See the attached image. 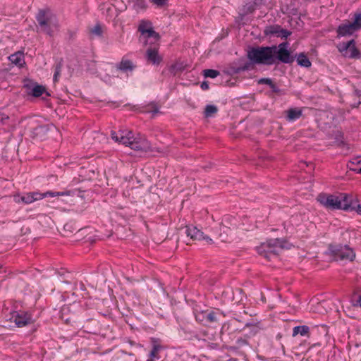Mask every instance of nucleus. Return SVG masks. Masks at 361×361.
<instances>
[{"instance_id": "1", "label": "nucleus", "mask_w": 361, "mask_h": 361, "mask_svg": "<svg viewBox=\"0 0 361 361\" xmlns=\"http://www.w3.org/2000/svg\"><path fill=\"white\" fill-rule=\"evenodd\" d=\"M111 136L115 142L129 146L135 151H152L150 143L144 136L137 135V137H134L133 132L130 130H120L118 133L111 131Z\"/></svg>"}, {"instance_id": "2", "label": "nucleus", "mask_w": 361, "mask_h": 361, "mask_svg": "<svg viewBox=\"0 0 361 361\" xmlns=\"http://www.w3.org/2000/svg\"><path fill=\"white\" fill-rule=\"evenodd\" d=\"M247 58L254 63L273 65L276 61V46L252 47L247 52Z\"/></svg>"}, {"instance_id": "3", "label": "nucleus", "mask_w": 361, "mask_h": 361, "mask_svg": "<svg viewBox=\"0 0 361 361\" xmlns=\"http://www.w3.org/2000/svg\"><path fill=\"white\" fill-rule=\"evenodd\" d=\"M286 244L287 242L283 239H270L257 247V251L259 255L271 259L273 257H277L284 248H287Z\"/></svg>"}, {"instance_id": "4", "label": "nucleus", "mask_w": 361, "mask_h": 361, "mask_svg": "<svg viewBox=\"0 0 361 361\" xmlns=\"http://www.w3.org/2000/svg\"><path fill=\"white\" fill-rule=\"evenodd\" d=\"M36 20L40 27V31L52 36L54 33V27L56 24L53 21V16L49 11L41 9L36 16Z\"/></svg>"}, {"instance_id": "5", "label": "nucleus", "mask_w": 361, "mask_h": 361, "mask_svg": "<svg viewBox=\"0 0 361 361\" xmlns=\"http://www.w3.org/2000/svg\"><path fill=\"white\" fill-rule=\"evenodd\" d=\"M329 250L336 260H348L351 262L353 261L355 257L354 250L346 245H331Z\"/></svg>"}, {"instance_id": "6", "label": "nucleus", "mask_w": 361, "mask_h": 361, "mask_svg": "<svg viewBox=\"0 0 361 361\" xmlns=\"http://www.w3.org/2000/svg\"><path fill=\"white\" fill-rule=\"evenodd\" d=\"M9 320L13 322L18 327H23L34 323V319L28 312H13Z\"/></svg>"}, {"instance_id": "7", "label": "nucleus", "mask_w": 361, "mask_h": 361, "mask_svg": "<svg viewBox=\"0 0 361 361\" xmlns=\"http://www.w3.org/2000/svg\"><path fill=\"white\" fill-rule=\"evenodd\" d=\"M319 202L324 206L331 209H341L340 195L338 196L333 195L320 194L318 196Z\"/></svg>"}, {"instance_id": "8", "label": "nucleus", "mask_w": 361, "mask_h": 361, "mask_svg": "<svg viewBox=\"0 0 361 361\" xmlns=\"http://www.w3.org/2000/svg\"><path fill=\"white\" fill-rule=\"evenodd\" d=\"M185 233L187 236L190 237L192 240H204L208 244L213 243V240L211 238L204 235L203 232L195 226H186Z\"/></svg>"}, {"instance_id": "9", "label": "nucleus", "mask_w": 361, "mask_h": 361, "mask_svg": "<svg viewBox=\"0 0 361 361\" xmlns=\"http://www.w3.org/2000/svg\"><path fill=\"white\" fill-rule=\"evenodd\" d=\"M340 202H341V209L343 210H354L358 200L357 197L353 195H348L346 193L340 194Z\"/></svg>"}, {"instance_id": "10", "label": "nucleus", "mask_w": 361, "mask_h": 361, "mask_svg": "<svg viewBox=\"0 0 361 361\" xmlns=\"http://www.w3.org/2000/svg\"><path fill=\"white\" fill-rule=\"evenodd\" d=\"M24 87L27 94L35 97L41 96L45 92V87L43 85H38L30 80L25 81Z\"/></svg>"}, {"instance_id": "11", "label": "nucleus", "mask_w": 361, "mask_h": 361, "mask_svg": "<svg viewBox=\"0 0 361 361\" xmlns=\"http://www.w3.org/2000/svg\"><path fill=\"white\" fill-rule=\"evenodd\" d=\"M44 195H40L39 192H27L23 195H16L14 197V200L17 203L23 202L28 204L44 198Z\"/></svg>"}, {"instance_id": "12", "label": "nucleus", "mask_w": 361, "mask_h": 361, "mask_svg": "<svg viewBox=\"0 0 361 361\" xmlns=\"http://www.w3.org/2000/svg\"><path fill=\"white\" fill-rule=\"evenodd\" d=\"M138 30L142 35H146L147 37H153L155 39L159 38V35L153 30L149 21L142 20L139 25Z\"/></svg>"}, {"instance_id": "13", "label": "nucleus", "mask_w": 361, "mask_h": 361, "mask_svg": "<svg viewBox=\"0 0 361 361\" xmlns=\"http://www.w3.org/2000/svg\"><path fill=\"white\" fill-rule=\"evenodd\" d=\"M276 60H279L284 63H290L294 61V58L290 56V53L287 49H277L276 47Z\"/></svg>"}, {"instance_id": "14", "label": "nucleus", "mask_w": 361, "mask_h": 361, "mask_svg": "<svg viewBox=\"0 0 361 361\" xmlns=\"http://www.w3.org/2000/svg\"><path fill=\"white\" fill-rule=\"evenodd\" d=\"M8 126L7 128L3 129L2 133L4 134V140H8L11 137V125L10 124L9 116L0 111V126Z\"/></svg>"}, {"instance_id": "15", "label": "nucleus", "mask_w": 361, "mask_h": 361, "mask_svg": "<svg viewBox=\"0 0 361 361\" xmlns=\"http://www.w3.org/2000/svg\"><path fill=\"white\" fill-rule=\"evenodd\" d=\"M147 60L153 64H159L162 58L159 55L158 50L156 48H148L146 51Z\"/></svg>"}, {"instance_id": "16", "label": "nucleus", "mask_w": 361, "mask_h": 361, "mask_svg": "<svg viewBox=\"0 0 361 361\" xmlns=\"http://www.w3.org/2000/svg\"><path fill=\"white\" fill-rule=\"evenodd\" d=\"M355 30H357L353 25V24L352 23L348 22L347 23L341 25L338 27L337 32L338 35L345 36L352 35Z\"/></svg>"}, {"instance_id": "17", "label": "nucleus", "mask_w": 361, "mask_h": 361, "mask_svg": "<svg viewBox=\"0 0 361 361\" xmlns=\"http://www.w3.org/2000/svg\"><path fill=\"white\" fill-rule=\"evenodd\" d=\"M116 68L123 72H131L135 69V65L133 64L132 61L123 58L121 62L116 65Z\"/></svg>"}, {"instance_id": "18", "label": "nucleus", "mask_w": 361, "mask_h": 361, "mask_svg": "<svg viewBox=\"0 0 361 361\" xmlns=\"http://www.w3.org/2000/svg\"><path fill=\"white\" fill-rule=\"evenodd\" d=\"M258 84H266L271 88V92L274 94L281 95L283 94L282 90L273 82L271 78H260L258 80Z\"/></svg>"}, {"instance_id": "19", "label": "nucleus", "mask_w": 361, "mask_h": 361, "mask_svg": "<svg viewBox=\"0 0 361 361\" xmlns=\"http://www.w3.org/2000/svg\"><path fill=\"white\" fill-rule=\"evenodd\" d=\"M9 60L11 63L15 64L19 67L23 66V63H25L24 55L20 51H18L13 54H11L9 56Z\"/></svg>"}, {"instance_id": "20", "label": "nucleus", "mask_w": 361, "mask_h": 361, "mask_svg": "<svg viewBox=\"0 0 361 361\" xmlns=\"http://www.w3.org/2000/svg\"><path fill=\"white\" fill-rule=\"evenodd\" d=\"M302 116V110L298 108L290 109L287 111V120L293 121L298 119Z\"/></svg>"}, {"instance_id": "21", "label": "nucleus", "mask_w": 361, "mask_h": 361, "mask_svg": "<svg viewBox=\"0 0 361 361\" xmlns=\"http://www.w3.org/2000/svg\"><path fill=\"white\" fill-rule=\"evenodd\" d=\"M129 2L133 4V8L136 11H145L147 6L146 0H129Z\"/></svg>"}, {"instance_id": "22", "label": "nucleus", "mask_w": 361, "mask_h": 361, "mask_svg": "<svg viewBox=\"0 0 361 361\" xmlns=\"http://www.w3.org/2000/svg\"><path fill=\"white\" fill-rule=\"evenodd\" d=\"M203 319L208 323H214L218 322L217 313L214 311L204 312L202 313Z\"/></svg>"}, {"instance_id": "23", "label": "nucleus", "mask_w": 361, "mask_h": 361, "mask_svg": "<svg viewBox=\"0 0 361 361\" xmlns=\"http://www.w3.org/2000/svg\"><path fill=\"white\" fill-rule=\"evenodd\" d=\"M297 62L298 65L305 68H309L311 66L310 61L304 53H300L298 54Z\"/></svg>"}, {"instance_id": "24", "label": "nucleus", "mask_w": 361, "mask_h": 361, "mask_svg": "<svg viewBox=\"0 0 361 361\" xmlns=\"http://www.w3.org/2000/svg\"><path fill=\"white\" fill-rule=\"evenodd\" d=\"M309 331V327L307 326H297L293 329V336L295 337L300 334L301 336H305Z\"/></svg>"}, {"instance_id": "25", "label": "nucleus", "mask_w": 361, "mask_h": 361, "mask_svg": "<svg viewBox=\"0 0 361 361\" xmlns=\"http://www.w3.org/2000/svg\"><path fill=\"white\" fill-rule=\"evenodd\" d=\"M89 32L92 36L102 37V28L99 23H97L93 27L89 28Z\"/></svg>"}, {"instance_id": "26", "label": "nucleus", "mask_w": 361, "mask_h": 361, "mask_svg": "<svg viewBox=\"0 0 361 361\" xmlns=\"http://www.w3.org/2000/svg\"><path fill=\"white\" fill-rule=\"evenodd\" d=\"M281 29V27L279 25H271L269 27H267L264 32L267 35H276L279 36V30Z\"/></svg>"}, {"instance_id": "27", "label": "nucleus", "mask_w": 361, "mask_h": 361, "mask_svg": "<svg viewBox=\"0 0 361 361\" xmlns=\"http://www.w3.org/2000/svg\"><path fill=\"white\" fill-rule=\"evenodd\" d=\"M218 111V109L214 105H207L204 109V116L206 117H210L212 116L214 114H215Z\"/></svg>"}, {"instance_id": "28", "label": "nucleus", "mask_w": 361, "mask_h": 361, "mask_svg": "<svg viewBox=\"0 0 361 361\" xmlns=\"http://www.w3.org/2000/svg\"><path fill=\"white\" fill-rule=\"evenodd\" d=\"M220 74L219 71L214 69H205L203 71V75L205 78H215Z\"/></svg>"}, {"instance_id": "29", "label": "nucleus", "mask_w": 361, "mask_h": 361, "mask_svg": "<svg viewBox=\"0 0 361 361\" xmlns=\"http://www.w3.org/2000/svg\"><path fill=\"white\" fill-rule=\"evenodd\" d=\"M350 170L351 168H361V157H355L350 161L348 165Z\"/></svg>"}, {"instance_id": "30", "label": "nucleus", "mask_w": 361, "mask_h": 361, "mask_svg": "<svg viewBox=\"0 0 361 361\" xmlns=\"http://www.w3.org/2000/svg\"><path fill=\"white\" fill-rule=\"evenodd\" d=\"M256 9L255 5L252 2L247 3L243 6V14L246 15L252 13Z\"/></svg>"}, {"instance_id": "31", "label": "nucleus", "mask_w": 361, "mask_h": 361, "mask_svg": "<svg viewBox=\"0 0 361 361\" xmlns=\"http://www.w3.org/2000/svg\"><path fill=\"white\" fill-rule=\"evenodd\" d=\"M62 66H63V65H62V63L61 61L57 63L55 65V71H54V82H56L58 80V78L61 75Z\"/></svg>"}, {"instance_id": "32", "label": "nucleus", "mask_w": 361, "mask_h": 361, "mask_svg": "<svg viewBox=\"0 0 361 361\" xmlns=\"http://www.w3.org/2000/svg\"><path fill=\"white\" fill-rule=\"evenodd\" d=\"M352 23L357 30L361 28V13L355 14L354 21Z\"/></svg>"}, {"instance_id": "33", "label": "nucleus", "mask_w": 361, "mask_h": 361, "mask_svg": "<svg viewBox=\"0 0 361 361\" xmlns=\"http://www.w3.org/2000/svg\"><path fill=\"white\" fill-rule=\"evenodd\" d=\"M355 42L354 39H351L345 43H343V45H342V49H341V51H345V50H347V49H351L353 47H355Z\"/></svg>"}, {"instance_id": "34", "label": "nucleus", "mask_w": 361, "mask_h": 361, "mask_svg": "<svg viewBox=\"0 0 361 361\" xmlns=\"http://www.w3.org/2000/svg\"><path fill=\"white\" fill-rule=\"evenodd\" d=\"M184 69V67L181 63H175L171 67V71L176 75L177 72L182 71Z\"/></svg>"}, {"instance_id": "35", "label": "nucleus", "mask_w": 361, "mask_h": 361, "mask_svg": "<svg viewBox=\"0 0 361 361\" xmlns=\"http://www.w3.org/2000/svg\"><path fill=\"white\" fill-rule=\"evenodd\" d=\"M250 67H251L250 63L247 62L243 66L238 67L235 69V73H240L241 71L249 70L250 68Z\"/></svg>"}, {"instance_id": "36", "label": "nucleus", "mask_w": 361, "mask_h": 361, "mask_svg": "<svg viewBox=\"0 0 361 361\" xmlns=\"http://www.w3.org/2000/svg\"><path fill=\"white\" fill-rule=\"evenodd\" d=\"M290 35V32L281 27L278 37H281V38H287Z\"/></svg>"}, {"instance_id": "37", "label": "nucleus", "mask_w": 361, "mask_h": 361, "mask_svg": "<svg viewBox=\"0 0 361 361\" xmlns=\"http://www.w3.org/2000/svg\"><path fill=\"white\" fill-rule=\"evenodd\" d=\"M158 351H159V346L154 345L152 350L150 351L149 356L151 357H157Z\"/></svg>"}, {"instance_id": "38", "label": "nucleus", "mask_w": 361, "mask_h": 361, "mask_svg": "<svg viewBox=\"0 0 361 361\" xmlns=\"http://www.w3.org/2000/svg\"><path fill=\"white\" fill-rule=\"evenodd\" d=\"M350 51H351V54H350V57L352 58H355V57H357L359 56V51L358 49L356 48V47H353L351 49H350Z\"/></svg>"}, {"instance_id": "39", "label": "nucleus", "mask_w": 361, "mask_h": 361, "mask_svg": "<svg viewBox=\"0 0 361 361\" xmlns=\"http://www.w3.org/2000/svg\"><path fill=\"white\" fill-rule=\"evenodd\" d=\"M167 0H151L154 4L158 6H163L166 4Z\"/></svg>"}, {"instance_id": "40", "label": "nucleus", "mask_w": 361, "mask_h": 361, "mask_svg": "<svg viewBox=\"0 0 361 361\" xmlns=\"http://www.w3.org/2000/svg\"><path fill=\"white\" fill-rule=\"evenodd\" d=\"M40 195H44V198L47 196L55 197V196L60 195L61 194L59 192H47L44 193H40Z\"/></svg>"}, {"instance_id": "41", "label": "nucleus", "mask_w": 361, "mask_h": 361, "mask_svg": "<svg viewBox=\"0 0 361 361\" xmlns=\"http://www.w3.org/2000/svg\"><path fill=\"white\" fill-rule=\"evenodd\" d=\"M355 93L356 94V95L357 97H359L360 99V100L357 102V103L356 104H353V107H358V106L361 104V92L359 91V90H355Z\"/></svg>"}, {"instance_id": "42", "label": "nucleus", "mask_w": 361, "mask_h": 361, "mask_svg": "<svg viewBox=\"0 0 361 361\" xmlns=\"http://www.w3.org/2000/svg\"><path fill=\"white\" fill-rule=\"evenodd\" d=\"M200 87L203 90H207L209 88V83L207 81L202 82Z\"/></svg>"}, {"instance_id": "43", "label": "nucleus", "mask_w": 361, "mask_h": 361, "mask_svg": "<svg viewBox=\"0 0 361 361\" xmlns=\"http://www.w3.org/2000/svg\"><path fill=\"white\" fill-rule=\"evenodd\" d=\"M353 306H359L361 307V295H359L358 299L353 303Z\"/></svg>"}, {"instance_id": "44", "label": "nucleus", "mask_w": 361, "mask_h": 361, "mask_svg": "<svg viewBox=\"0 0 361 361\" xmlns=\"http://www.w3.org/2000/svg\"><path fill=\"white\" fill-rule=\"evenodd\" d=\"M288 44L287 42L281 43V44H280L279 45L278 49H281V48H282V49H287V47H288Z\"/></svg>"}, {"instance_id": "45", "label": "nucleus", "mask_w": 361, "mask_h": 361, "mask_svg": "<svg viewBox=\"0 0 361 361\" xmlns=\"http://www.w3.org/2000/svg\"><path fill=\"white\" fill-rule=\"evenodd\" d=\"M359 214H361V204L357 203L355 209Z\"/></svg>"}, {"instance_id": "46", "label": "nucleus", "mask_w": 361, "mask_h": 361, "mask_svg": "<svg viewBox=\"0 0 361 361\" xmlns=\"http://www.w3.org/2000/svg\"><path fill=\"white\" fill-rule=\"evenodd\" d=\"M252 2L255 5V8H257V7L262 4V0H253Z\"/></svg>"}, {"instance_id": "47", "label": "nucleus", "mask_w": 361, "mask_h": 361, "mask_svg": "<svg viewBox=\"0 0 361 361\" xmlns=\"http://www.w3.org/2000/svg\"><path fill=\"white\" fill-rule=\"evenodd\" d=\"M351 171H355L357 173H361V168H351Z\"/></svg>"}, {"instance_id": "48", "label": "nucleus", "mask_w": 361, "mask_h": 361, "mask_svg": "<svg viewBox=\"0 0 361 361\" xmlns=\"http://www.w3.org/2000/svg\"><path fill=\"white\" fill-rule=\"evenodd\" d=\"M153 114H157L159 112V109L157 107L154 108V110L152 111Z\"/></svg>"}, {"instance_id": "49", "label": "nucleus", "mask_w": 361, "mask_h": 361, "mask_svg": "<svg viewBox=\"0 0 361 361\" xmlns=\"http://www.w3.org/2000/svg\"><path fill=\"white\" fill-rule=\"evenodd\" d=\"M220 237L222 238V241H226V239L222 236V234H220Z\"/></svg>"}, {"instance_id": "50", "label": "nucleus", "mask_w": 361, "mask_h": 361, "mask_svg": "<svg viewBox=\"0 0 361 361\" xmlns=\"http://www.w3.org/2000/svg\"><path fill=\"white\" fill-rule=\"evenodd\" d=\"M238 343L241 342V343H245V340H243V339H239L238 341Z\"/></svg>"}, {"instance_id": "51", "label": "nucleus", "mask_w": 361, "mask_h": 361, "mask_svg": "<svg viewBox=\"0 0 361 361\" xmlns=\"http://www.w3.org/2000/svg\"><path fill=\"white\" fill-rule=\"evenodd\" d=\"M153 358H154V357H150V358H149V359H148L147 361H154Z\"/></svg>"}, {"instance_id": "52", "label": "nucleus", "mask_w": 361, "mask_h": 361, "mask_svg": "<svg viewBox=\"0 0 361 361\" xmlns=\"http://www.w3.org/2000/svg\"><path fill=\"white\" fill-rule=\"evenodd\" d=\"M225 328H226V324H224L223 326H222L221 330L224 331L225 329Z\"/></svg>"}, {"instance_id": "53", "label": "nucleus", "mask_w": 361, "mask_h": 361, "mask_svg": "<svg viewBox=\"0 0 361 361\" xmlns=\"http://www.w3.org/2000/svg\"><path fill=\"white\" fill-rule=\"evenodd\" d=\"M316 345L319 346V345H320V344L318 343H317V344L313 345V346H316Z\"/></svg>"}, {"instance_id": "54", "label": "nucleus", "mask_w": 361, "mask_h": 361, "mask_svg": "<svg viewBox=\"0 0 361 361\" xmlns=\"http://www.w3.org/2000/svg\"><path fill=\"white\" fill-rule=\"evenodd\" d=\"M227 361H235V360H234V359H229V360H227Z\"/></svg>"}, {"instance_id": "55", "label": "nucleus", "mask_w": 361, "mask_h": 361, "mask_svg": "<svg viewBox=\"0 0 361 361\" xmlns=\"http://www.w3.org/2000/svg\"><path fill=\"white\" fill-rule=\"evenodd\" d=\"M223 228H227L226 226H222Z\"/></svg>"}, {"instance_id": "56", "label": "nucleus", "mask_w": 361, "mask_h": 361, "mask_svg": "<svg viewBox=\"0 0 361 361\" xmlns=\"http://www.w3.org/2000/svg\"><path fill=\"white\" fill-rule=\"evenodd\" d=\"M250 326V324H248V323L245 324V326Z\"/></svg>"}, {"instance_id": "57", "label": "nucleus", "mask_w": 361, "mask_h": 361, "mask_svg": "<svg viewBox=\"0 0 361 361\" xmlns=\"http://www.w3.org/2000/svg\"><path fill=\"white\" fill-rule=\"evenodd\" d=\"M312 347H313V345H312V346H310V347L309 348V350H311V349L312 348Z\"/></svg>"}, {"instance_id": "58", "label": "nucleus", "mask_w": 361, "mask_h": 361, "mask_svg": "<svg viewBox=\"0 0 361 361\" xmlns=\"http://www.w3.org/2000/svg\"><path fill=\"white\" fill-rule=\"evenodd\" d=\"M312 347H313V345H312V346H310V347L309 348V350H311V349L312 348Z\"/></svg>"}, {"instance_id": "59", "label": "nucleus", "mask_w": 361, "mask_h": 361, "mask_svg": "<svg viewBox=\"0 0 361 361\" xmlns=\"http://www.w3.org/2000/svg\"><path fill=\"white\" fill-rule=\"evenodd\" d=\"M312 347H313V345H312V346H310V347L309 348V350H311V349L312 348Z\"/></svg>"}, {"instance_id": "60", "label": "nucleus", "mask_w": 361, "mask_h": 361, "mask_svg": "<svg viewBox=\"0 0 361 361\" xmlns=\"http://www.w3.org/2000/svg\"><path fill=\"white\" fill-rule=\"evenodd\" d=\"M1 267H2V266L0 265V268H1Z\"/></svg>"}]
</instances>
